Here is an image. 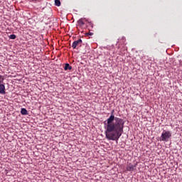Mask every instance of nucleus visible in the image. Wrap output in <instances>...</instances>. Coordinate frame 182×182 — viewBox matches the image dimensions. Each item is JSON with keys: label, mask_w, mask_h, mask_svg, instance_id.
<instances>
[{"label": "nucleus", "mask_w": 182, "mask_h": 182, "mask_svg": "<svg viewBox=\"0 0 182 182\" xmlns=\"http://www.w3.org/2000/svg\"><path fill=\"white\" fill-rule=\"evenodd\" d=\"M170 137H171V132L170 131H164L161 136L162 141H168Z\"/></svg>", "instance_id": "7ed1b4c3"}, {"label": "nucleus", "mask_w": 182, "mask_h": 182, "mask_svg": "<svg viewBox=\"0 0 182 182\" xmlns=\"http://www.w3.org/2000/svg\"><path fill=\"white\" fill-rule=\"evenodd\" d=\"M124 126V121L122 119L115 118V125H114V132H115V140L119 139L122 134L123 133V127Z\"/></svg>", "instance_id": "f03ea898"}, {"label": "nucleus", "mask_w": 182, "mask_h": 182, "mask_svg": "<svg viewBox=\"0 0 182 182\" xmlns=\"http://www.w3.org/2000/svg\"><path fill=\"white\" fill-rule=\"evenodd\" d=\"M65 70H72V66L69 65V63H66L65 67H64Z\"/></svg>", "instance_id": "1a4fd4ad"}, {"label": "nucleus", "mask_w": 182, "mask_h": 182, "mask_svg": "<svg viewBox=\"0 0 182 182\" xmlns=\"http://www.w3.org/2000/svg\"><path fill=\"white\" fill-rule=\"evenodd\" d=\"M79 45L82 46V39H78L77 41H75L73 43V45H72V48L73 49H76V48L77 46H79Z\"/></svg>", "instance_id": "39448f33"}, {"label": "nucleus", "mask_w": 182, "mask_h": 182, "mask_svg": "<svg viewBox=\"0 0 182 182\" xmlns=\"http://www.w3.org/2000/svg\"><path fill=\"white\" fill-rule=\"evenodd\" d=\"M4 82V77L0 75V94L1 95H6V91L5 90V85L2 84Z\"/></svg>", "instance_id": "20e7f679"}, {"label": "nucleus", "mask_w": 182, "mask_h": 182, "mask_svg": "<svg viewBox=\"0 0 182 182\" xmlns=\"http://www.w3.org/2000/svg\"><path fill=\"white\" fill-rule=\"evenodd\" d=\"M21 113L23 116H27L28 114V110H26V109L25 108H21Z\"/></svg>", "instance_id": "6e6552de"}, {"label": "nucleus", "mask_w": 182, "mask_h": 182, "mask_svg": "<svg viewBox=\"0 0 182 182\" xmlns=\"http://www.w3.org/2000/svg\"><path fill=\"white\" fill-rule=\"evenodd\" d=\"M114 115H111L107 121L104 122V124L105 125V134L107 139L109 140H114Z\"/></svg>", "instance_id": "f257e3e1"}, {"label": "nucleus", "mask_w": 182, "mask_h": 182, "mask_svg": "<svg viewBox=\"0 0 182 182\" xmlns=\"http://www.w3.org/2000/svg\"><path fill=\"white\" fill-rule=\"evenodd\" d=\"M9 39H16V35L11 34L9 36Z\"/></svg>", "instance_id": "9b49d317"}, {"label": "nucleus", "mask_w": 182, "mask_h": 182, "mask_svg": "<svg viewBox=\"0 0 182 182\" xmlns=\"http://www.w3.org/2000/svg\"><path fill=\"white\" fill-rule=\"evenodd\" d=\"M55 6H60V0H55Z\"/></svg>", "instance_id": "9d476101"}, {"label": "nucleus", "mask_w": 182, "mask_h": 182, "mask_svg": "<svg viewBox=\"0 0 182 182\" xmlns=\"http://www.w3.org/2000/svg\"><path fill=\"white\" fill-rule=\"evenodd\" d=\"M126 168L127 171H134V170L136 169V165H132V164H129Z\"/></svg>", "instance_id": "423d86ee"}, {"label": "nucleus", "mask_w": 182, "mask_h": 182, "mask_svg": "<svg viewBox=\"0 0 182 182\" xmlns=\"http://www.w3.org/2000/svg\"><path fill=\"white\" fill-rule=\"evenodd\" d=\"M78 26L83 28L85 26V18H80L77 21Z\"/></svg>", "instance_id": "0eeeda50"}, {"label": "nucleus", "mask_w": 182, "mask_h": 182, "mask_svg": "<svg viewBox=\"0 0 182 182\" xmlns=\"http://www.w3.org/2000/svg\"><path fill=\"white\" fill-rule=\"evenodd\" d=\"M88 35H90V36H92V35H93V33H88Z\"/></svg>", "instance_id": "f8f14e48"}]
</instances>
